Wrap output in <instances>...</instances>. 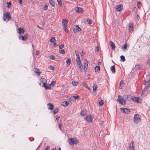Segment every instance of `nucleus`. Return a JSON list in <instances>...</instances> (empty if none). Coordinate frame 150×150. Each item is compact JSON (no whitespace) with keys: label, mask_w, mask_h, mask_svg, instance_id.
I'll return each mask as SVG.
<instances>
[{"label":"nucleus","mask_w":150,"mask_h":150,"mask_svg":"<svg viewBox=\"0 0 150 150\" xmlns=\"http://www.w3.org/2000/svg\"><path fill=\"white\" fill-rule=\"evenodd\" d=\"M3 20L6 21H8L11 19V18L10 14L8 13H5L3 16Z\"/></svg>","instance_id":"f257e3e1"},{"label":"nucleus","mask_w":150,"mask_h":150,"mask_svg":"<svg viewBox=\"0 0 150 150\" xmlns=\"http://www.w3.org/2000/svg\"><path fill=\"white\" fill-rule=\"evenodd\" d=\"M117 100L122 105H125L126 104V101L124 99V98L120 96V95L118 96V98Z\"/></svg>","instance_id":"f03ea898"},{"label":"nucleus","mask_w":150,"mask_h":150,"mask_svg":"<svg viewBox=\"0 0 150 150\" xmlns=\"http://www.w3.org/2000/svg\"><path fill=\"white\" fill-rule=\"evenodd\" d=\"M134 122L136 124H138L141 121V117L138 114H136L134 117Z\"/></svg>","instance_id":"7ed1b4c3"},{"label":"nucleus","mask_w":150,"mask_h":150,"mask_svg":"<svg viewBox=\"0 0 150 150\" xmlns=\"http://www.w3.org/2000/svg\"><path fill=\"white\" fill-rule=\"evenodd\" d=\"M69 144L71 145L77 144L79 143L78 140L74 138H69Z\"/></svg>","instance_id":"20e7f679"},{"label":"nucleus","mask_w":150,"mask_h":150,"mask_svg":"<svg viewBox=\"0 0 150 150\" xmlns=\"http://www.w3.org/2000/svg\"><path fill=\"white\" fill-rule=\"evenodd\" d=\"M47 81L44 78H41L40 80L39 85L41 86H43V85H44L45 83H46Z\"/></svg>","instance_id":"39448f33"},{"label":"nucleus","mask_w":150,"mask_h":150,"mask_svg":"<svg viewBox=\"0 0 150 150\" xmlns=\"http://www.w3.org/2000/svg\"><path fill=\"white\" fill-rule=\"evenodd\" d=\"M28 37V35L27 34H25L23 36L20 35L19 36L20 39H21L22 40L25 41V40Z\"/></svg>","instance_id":"423d86ee"},{"label":"nucleus","mask_w":150,"mask_h":150,"mask_svg":"<svg viewBox=\"0 0 150 150\" xmlns=\"http://www.w3.org/2000/svg\"><path fill=\"white\" fill-rule=\"evenodd\" d=\"M86 120L87 121L91 122L93 121V116L91 115H87L86 117Z\"/></svg>","instance_id":"0eeeda50"},{"label":"nucleus","mask_w":150,"mask_h":150,"mask_svg":"<svg viewBox=\"0 0 150 150\" xmlns=\"http://www.w3.org/2000/svg\"><path fill=\"white\" fill-rule=\"evenodd\" d=\"M93 93L95 95L96 94V90H97L98 86L96 83H93Z\"/></svg>","instance_id":"6e6552de"},{"label":"nucleus","mask_w":150,"mask_h":150,"mask_svg":"<svg viewBox=\"0 0 150 150\" xmlns=\"http://www.w3.org/2000/svg\"><path fill=\"white\" fill-rule=\"evenodd\" d=\"M131 98L132 99V100L133 101L138 103H141L142 100L141 98H140L134 97V98Z\"/></svg>","instance_id":"1a4fd4ad"},{"label":"nucleus","mask_w":150,"mask_h":150,"mask_svg":"<svg viewBox=\"0 0 150 150\" xmlns=\"http://www.w3.org/2000/svg\"><path fill=\"white\" fill-rule=\"evenodd\" d=\"M68 21L67 19H63L62 21V25L64 26V29H65L67 26V23L68 22Z\"/></svg>","instance_id":"9d476101"},{"label":"nucleus","mask_w":150,"mask_h":150,"mask_svg":"<svg viewBox=\"0 0 150 150\" xmlns=\"http://www.w3.org/2000/svg\"><path fill=\"white\" fill-rule=\"evenodd\" d=\"M121 110L126 114H129L130 112V111L129 109L127 108H120Z\"/></svg>","instance_id":"9b49d317"},{"label":"nucleus","mask_w":150,"mask_h":150,"mask_svg":"<svg viewBox=\"0 0 150 150\" xmlns=\"http://www.w3.org/2000/svg\"><path fill=\"white\" fill-rule=\"evenodd\" d=\"M42 86L44 87L46 90L50 89L51 88V86L50 84L48 83H45L44 85H43V86Z\"/></svg>","instance_id":"f8f14e48"},{"label":"nucleus","mask_w":150,"mask_h":150,"mask_svg":"<svg viewBox=\"0 0 150 150\" xmlns=\"http://www.w3.org/2000/svg\"><path fill=\"white\" fill-rule=\"evenodd\" d=\"M145 81L146 83L148 84V83H149L150 81V75L149 74L146 76L145 78Z\"/></svg>","instance_id":"ddd939ff"},{"label":"nucleus","mask_w":150,"mask_h":150,"mask_svg":"<svg viewBox=\"0 0 150 150\" xmlns=\"http://www.w3.org/2000/svg\"><path fill=\"white\" fill-rule=\"evenodd\" d=\"M17 32L19 34H22L25 32V30L23 28L20 27L17 30Z\"/></svg>","instance_id":"4468645a"},{"label":"nucleus","mask_w":150,"mask_h":150,"mask_svg":"<svg viewBox=\"0 0 150 150\" xmlns=\"http://www.w3.org/2000/svg\"><path fill=\"white\" fill-rule=\"evenodd\" d=\"M134 142H132L129 145V150H134Z\"/></svg>","instance_id":"2eb2a0df"},{"label":"nucleus","mask_w":150,"mask_h":150,"mask_svg":"<svg viewBox=\"0 0 150 150\" xmlns=\"http://www.w3.org/2000/svg\"><path fill=\"white\" fill-rule=\"evenodd\" d=\"M110 44L111 47L112 49L113 50H114L115 47V46L114 43L111 41H110Z\"/></svg>","instance_id":"dca6fc26"},{"label":"nucleus","mask_w":150,"mask_h":150,"mask_svg":"<svg viewBox=\"0 0 150 150\" xmlns=\"http://www.w3.org/2000/svg\"><path fill=\"white\" fill-rule=\"evenodd\" d=\"M69 104V102L67 101H65L63 102L62 103V105L64 106H65L68 105Z\"/></svg>","instance_id":"f3484780"},{"label":"nucleus","mask_w":150,"mask_h":150,"mask_svg":"<svg viewBox=\"0 0 150 150\" xmlns=\"http://www.w3.org/2000/svg\"><path fill=\"white\" fill-rule=\"evenodd\" d=\"M149 83H148V84L147 83V85L145 86V87H144V89H143V90L142 91V94H143V92H145L149 88Z\"/></svg>","instance_id":"a211bd4d"},{"label":"nucleus","mask_w":150,"mask_h":150,"mask_svg":"<svg viewBox=\"0 0 150 150\" xmlns=\"http://www.w3.org/2000/svg\"><path fill=\"white\" fill-rule=\"evenodd\" d=\"M47 105L48 107V109H49L52 110L53 109V105L49 103Z\"/></svg>","instance_id":"6ab92c4d"},{"label":"nucleus","mask_w":150,"mask_h":150,"mask_svg":"<svg viewBox=\"0 0 150 150\" xmlns=\"http://www.w3.org/2000/svg\"><path fill=\"white\" fill-rule=\"evenodd\" d=\"M88 62L87 59H86L85 61L84 66V70H85L86 69H87L88 65Z\"/></svg>","instance_id":"aec40b11"},{"label":"nucleus","mask_w":150,"mask_h":150,"mask_svg":"<svg viewBox=\"0 0 150 150\" xmlns=\"http://www.w3.org/2000/svg\"><path fill=\"white\" fill-rule=\"evenodd\" d=\"M128 46V47L129 46H128V44H124L122 46V49L124 51L125 49H126L127 47Z\"/></svg>","instance_id":"412c9836"},{"label":"nucleus","mask_w":150,"mask_h":150,"mask_svg":"<svg viewBox=\"0 0 150 150\" xmlns=\"http://www.w3.org/2000/svg\"><path fill=\"white\" fill-rule=\"evenodd\" d=\"M75 10L77 12L80 13L82 11V9L80 7H77L76 8Z\"/></svg>","instance_id":"4be33fe9"},{"label":"nucleus","mask_w":150,"mask_h":150,"mask_svg":"<svg viewBox=\"0 0 150 150\" xmlns=\"http://www.w3.org/2000/svg\"><path fill=\"white\" fill-rule=\"evenodd\" d=\"M110 70L113 73H115V66L113 65L111 66L110 68Z\"/></svg>","instance_id":"5701e85b"},{"label":"nucleus","mask_w":150,"mask_h":150,"mask_svg":"<svg viewBox=\"0 0 150 150\" xmlns=\"http://www.w3.org/2000/svg\"><path fill=\"white\" fill-rule=\"evenodd\" d=\"M79 68V70L81 72L82 71L83 66L82 64L77 65Z\"/></svg>","instance_id":"b1692460"},{"label":"nucleus","mask_w":150,"mask_h":150,"mask_svg":"<svg viewBox=\"0 0 150 150\" xmlns=\"http://www.w3.org/2000/svg\"><path fill=\"white\" fill-rule=\"evenodd\" d=\"M83 86L84 87L88 88L89 90H90V89L89 88V87H88V86L87 85V84L86 83V82H83Z\"/></svg>","instance_id":"393cba45"},{"label":"nucleus","mask_w":150,"mask_h":150,"mask_svg":"<svg viewBox=\"0 0 150 150\" xmlns=\"http://www.w3.org/2000/svg\"><path fill=\"white\" fill-rule=\"evenodd\" d=\"M125 98L126 100L129 101L130 100L131 96L129 95H128L126 96H125Z\"/></svg>","instance_id":"a878e982"},{"label":"nucleus","mask_w":150,"mask_h":150,"mask_svg":"<svg viewBox=\"0 0 150 150\" xmlns=\"http://www.w3.org/2000/svg\"><path fill=\"white\" fill-rule=\"evenodd\" d=\"M49 3L53 7H54L55 6L54 2L53 0H49Z\"/></svg>","instance_id":"bb28decb"},{"label":"nucleus","mask_w":150,"mask_h":150,"mask_svg":"<svg viewBox=\"0 0 150 150\" xmlns=\"http://www.w3.org/2000/svg\"><path fill=\"white\" fill-rule=\"evenodd\" d=\"M117 11H120L121 10V5H119L117 6L116 8Z\"/></svg>","instance_id":"cd10ccee"},{"label":"nucleus","mask_w":150,"mask_h":150,"mask_svg":"<svg viewBox=\"0 0 150 150\" xmlns=\"http://www.w3.org/2000/svg\"><path fill=\"white\" fill-rule=\"evenodd\" d=\"M71 60L70 58H68L66 61V62L67 64V65H68V66H69L70 64V62Z\"/></svg>","instance_id":"c85d7f7f"},{"label":"nucleus","mask_w":150,"mask_h":150,"mask_svg":"<svg viewBox=\"0 0 150 150\" xmlns=\"http://www.w3.org/2000/svg\"><path fill=\"white\" fill-rule=\"evenodd\" d=\"M129 30L130 32L133 31V25H130L129 26Z\"/></svg>","instance_id":"c756f323"},{"label":"nucleus","mask_w":150,"mask_h":150,"mask_svg":"<svg viewBox=\"0 0 150 150\" xmlns=\"http://www.w3.org/2000/svg\"><path fill=\"white\" fill-rule=\"evenodd\" d=\"M34 71L35 73H37V74H38L39 75H40V72L39 69H35Z\"/></svg>","instance_id":"7c9ffc66"},{"label":"nucleus","mask_w":150,"mask_h":150,"mask_svg":"<svg viewBox=\"0 0 150 150\" xmlns=\"http://www.w3.org/2000/svg\"><path fill=\"white\" fill-rule=\"evenodd\" d=\"M95 69L96 71L98 72L100 70V67L99 66H96L95 68Z\"/></svg>","instance_id":"2f4dec72"},{"label":"nucleus","mask_w":150,"mask_h":150,"mask_svg":"<svg viewBox=\"0 0 150 150\" xmlns=\"http://www.w3.org/2000/svg\"><path fill=\"white\" fill-rule=\"evenodd\" d=\"M120 59L123 62L125 61V57L124 56L122 55L120 56Z\"/></svg>","instance_id":"473e14b6"},{"label":"nucleus","mask_w":150,"mask_h":150,"mask_svg":"<svg viewBox=\"0 0 150 150\" xmlns=\"http://www.w3.org/2000/svg\"><path fill=\"white\" fill-rule=\"evenodd\" d=\"M59 52L60 54H64L65 53V51L63 50H60L59 51Z\"/></svg>","instance_id":"72a5a7b5"},{"label":"nucleus","mask_w":150,"mask_h":150,"mask_svg":"<svg viewBox=\"0 0 150 150\" xmlns=\"http://www.w3.org/2000/svg\"><path fill=\"white\" fill-rule=\"evenodd\" d=\"M72 84L73 85L76 86L78 85V83L76 81H72Z\"/></svg>","instance_id":"f704fd0d"},{"label":"nucleus","mask_w":150,"mask_h":150,"mask_svg":"<svg viewBox=\"0 0 150 150\" xmlns=\"http://www.w3.org/2000/svg\"><path fill=\"white\" fill-rule=\"evenodd\" d=\"M86 114V112L84 111H82L81 112V115L82 116H84Z\"/></svg>","instance_id":"c9c22d12"},{"label":"nucleus","mask_w":150,"mask_h":150,"mask_svg":"<svg viewBox=\"0 0 150 150\" xmlns=\"http://www.w3.org/2000/svg\"><path fill=\"white\" fill-rule=\"evenodd\" d=\"M7 7L9 8H10L11 6V2H7Z\"/></svg>","instance_id":"e433bc0d"},{"label":"nucleus","mask_w":150,"mask_h":150,"mask_svg":"<svg viewBox=\"0 0 150 150\" xmlns=\"http://www.w3.org/2000/svg\"><path fill=\"white\" fill-rule=\"evenodd\" d=\"M55 40H56L53 37L50 40V42H54L55 41Z\"/></svg>","instance_id":"4c0bfd02"},{"label":"nucleus","mask_w":150,"mask_h":150,"mask_svg":"<svg viewBox=\"0 0 150 150\" xmlns=\"http://www.w3.org/2000/svg\"><path fill=\"white\" fill-rule=\"evenodd\" d=\"M99 103L100 105L101 106L103 105L104 103L103 100H101L99 102Z\"/></svg>","instance_id":"58836bf2"},{"label":"nucleus","mask_w":150,"mask_h":150,"mask_svg":"<svg viewBox=\"0 0 150 150\" xmlns=\"http://www.w3.org/2000/svg\"><path fill=\"white\" fill-rule=\"evenodd\" d=\"M74 98V96H72L70 97V98H69V100L71 101H74V100H75Z\"/></svg>","instance_id":"ea45409f"},{"label":"nucleus","mask_w":150,"mask_h":150,"mask_svg":"<svg viewBox=\"0 0 150 150\" xmlns=\"http://www.w3.org/2000/svg\"><path fill=\"white\" fill-rule=\"evenodd\" d=\"M58 110L59 109L58 108L55 109L54 110L53 112L54 113V115H55L56 113H57L58 112Z\"/></svg>","instance_id":"a19ab883"},{"label":"nucleus","mask_w":150,"mask_h":150,"mask_svg":"<svg viewBox=\"0 0 150 150\" xmlns=\"http://www.w3.org/2000/svg\"><path fill=\"white\" fill-rule=\"evenodd\" d=\"M56 83V82L55 81H52L50 85V86H53Z\"/></svg>","instance_id":"79ce46f5"},{"label":"nucleus","mask_w":150,"mask_h":150,"mask_svg":"<svg viewBox=\"0 0 150 150\" xmlns=\"http://www.w3.org/2000/svg\"><path fill=\"white\" fill-rule=\"evenodd\" d=\"M59 5L61 6L62 4L61 0H57Z\"/></svg>","instance_id":"37998d69"},{"label":"nucleus","mask_w":150,"mask_h":150,"mask_svg":"<svg viewBox=\"0 0 150 150\" xmlns=\"http://www.w3.org/2000/svg\"><path fill=\"white\" fill-rule=\"evenodd\" d=\"M87 21L89 24H91L92 22L91 19L88 18Z\"/></svg>","instance_id":"c03bdc74"},{"label":"nucleus","mask_w":150,"mask_h":150,"mask_svg":"<svg viewBox=\"0 0 150 150\" xmlns=\"http://www.w3.org/2000/svg\"><path fill=\"white\" fill-rule=\"evenodd\" d=\"M76 29L78 30V31H80L81 30V29L79 27L78 25H76Z\"/></svg>","instance_id":"a18cd8bd"},{"label":"nucleus","mask_w":150,"mask_h":150,"mask_svg":"<svg viewBox=\"0 0 150 150\" xmlns=\"http://www.w3.org/2000/svg\"><path fill=\"white\" fill-rule=\"evenodd\" d=\"M141 67V65H137L135 67V68L136 69H138Z\"/></svg>","instance_id":"49530a36"},{"label":"nucleus","mask_w":150,"mask_h":150,"mask_svg":"<svg viewBox=\"0 0 150 150\" xmlns=\"http://www.w3.org/2000/svg\"><path fill=\"white\" fill-rule=\"evenodd\" d=\"M50 59L54 60L55 59V57L53 55H51L50 56Z\"/></svg>","instance_id":"de8ad7c7"},{"label":"nucleus","mask_w":150,"mask_h":150,"mask_svg":"<svg viewBox=\"0 0 150 150\" xmlns=\"http://www.w3.org/2000/svg\"><path fill=\"white\" fill-rule=\"evenodd\" d=\"M64 44H62L59 46V48L60 49H62L64 47Z\"/></svg>","instance_id":"09e8293b"},{"label":"nucleus","mask_w":150,"mask_h":150,"mask_svg":"<svg viewBox=\"0 0 150 150\" xmlns=\"http://www.w3.org/2000/svg\"><path fill=\"white\" fill-rule=\"evenodd\" d=\"M74 97V99L75 100L76 99H77L79 98V96L78 95H77L76 96H73Z\"/></svg>","instance_id":"8fccbe9b"},{"label":"nucleus","mask_w":150,"mask_h":150,"mask_svg":"<svg viewBox=\"0 0 150 150\" xmlns=\"http://www.w3.org/2000/svg\"><path fill=\"white\" fill-rule=\"evenodd\" d=\"M48 8V6L47 5L43 7V9L44 10H47Z\"/></svg>","instance_id":"3c124183"},{"label":"nucleus","mask_w":150,"mask_h":150,"mask_svg":"<svg viewBox=\"0 0 150 150\" xmlns=\"http://www.w3.org/2000/svg\"><path fill=\"white\" fill-rule=\"evenodd\" d=\"M50 148V146H47L45 148L44 150H48Z\"/></svg>","instance_id":"603ef678"},{"label":"nucleus","mask_w":150,"mask_h":150,"mask_svg":"<svg viewBox=\"0 0 150 150\" xmlns=\"http://www.w3.org/2000/svg\"><path fill=\"white\" fill-rule=\"evenodd\" d=\"M85 54L84 52H83V51H82L80 53V54L81 56H83Z\"/></svg>","instance_id":"864d4df0"},{"label":"nucleus","mask_w":150,"mask_h":150,"mask_svg":"<svg viewBox=\"0 0 150 150\" xmlns=\"http://www.w3.org/2000/svg\"><path fill=\"white\" fill-rule=\"evenodd\" d=\"M76 62L77 65L82 64L81 60Z\"/></svg>","instance_id":"5fc2aeb1"},{"label":"nucleus","mask_w":150,"mask_h":150,"mask_svg":"<svg viewBox=\"0 0 150 150\" xmlns=\"http://www.w3.org/2000/svg\"><path fill=\"white\" fill-rule=\"evenodd\" d=\"M61 126H62V125L60 123H59V128L61 130Z\"/></svg>","instance_id":"6e6d98bb"},{"label":"nucleus","mask_w":150,"mask_h":150,"mask_svg":"<svg viewBox=\"0 0 150 150\" xmlns=\"http://www.w3.org/2000/svg\"><path fill=\"white\" fill-rule=\"evenodd\" d=\"M22 3V0H19V3L20 4H21Z\"/></svg>","instance_id":"4d7b16f0"},{"label":"nucleus","mask_w":150,"mask_h":150,"mask_svg":"<svg viewBox=\"0 0 150 150\" xmlns=\"http://www.w3.org/2000/svg\"><path fill=\"white\" fill-rule=\"evenodd\" d=\"M80 60H81L80 59V57H78V58H76V62H77L78 61H80Z\"/></svg>","instance_id":"13d9d810"},{"label":"nucleus","mask_w":150,"mask_h":150,"mask_svg":"<svg viewBox=\"0 0 150 150\" xmlns=\"http://www.w3.org/2000/svg\"><path fill=\"white\" fill-rule=\"evenodd\" d=\"M50 67L51 69L52 70H53L54 69V67L53 66H51Z\"/></svg>","instance_id":"bf43d9fd"},{"label":"nucleus","mask_w":150,"mask_h":150,"mask_svg":"<svg viewBox=\"0 0 150 150\" xmlns=\"http://www.w3.org/2000/svg\"><path fill=\"white\" fill-rule=\"evenodd\" d=\"M123 84V81H121L120 83V86H121Z\"/></svg>","instance_id":"052dcab7"},{"label":"nucleus","mask_w":150,"mask_h":150,"mask_svg":"<svg viewBox=\"0 0 150 150\" xmlns=\"http://www.w3.org/2000/svg\"><path fill=\"white\" fill-rule=\"evenodd\" d=\"M137 19L138 20H139V18H140V17H139V16L138 15H137Z\"/></svg>","instance_id":"680f3d73"},{"label":"nucleus","mask_w":150,"mask_h":150,"mask_svg":"<svg viewBox=\"0 0 150 150\" xmlns=\"http://www.w3.org/2000/svg\"><path fill=\"white\" fill-rule=\"evenodd\" d=\"M137 9L136 7H134L133 8V11H136Z\"/></svg>","instance_id":"e2e57ef3"},{"label":"nucleus","mask_w":150,"mask_h":150,"mask_svg":"<svg viewBox=\"0 0 150 150\" xmlns=\"http://www.w3.org/2000/svg\"><path fill=\"white\" fill-rule=\"evenodd\" d=\"M39 54V52L38 51H37L36 53V55H38Z\"/></svg>","instance_id":"0e129e2a"},{"label":"nucleus","mask_w":150,"mask_h":150,"mask_svg":"<svg viewBox=\"0 0 150 150\" xmlns=\"http://www.w3.org/2000/svg\"><path fill=\"white\" fill-rule=\"evenodd\" d=\"M75 53L76 55V54H79V53H78V52L77 50L75 51Z\"/></svg>","instance_id":"69168bd1"},{"label":"nucleus","mask_w":150,"mask_h":150,"mask_svg":"<svg viewBox=\"0 0 150 150\" xmlns=\"http://www.w3.org/2000/svg\"><path fill=\"white\" fill-rule=\"evenodd\" d=\"M66 28L65 29H64V30L65 32L66 33H68V30H66Z\"/></svg>","instance_id":"338daca9"},{"label":"nucleus","mask_w":150,"mask_h":150,"mask_svg":"<svg viewBox=\"0 0 150 150\" xmlns=\"http://www.w3.org/2000/svg\"><path fill=\"white\" fill-rule=\"evenodd\" d=\"M96 49L97 51H99V49L98 47H96Z\"/></svg>","instance_id":"774afa93"}]
</instances>
